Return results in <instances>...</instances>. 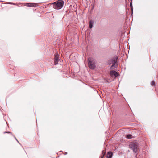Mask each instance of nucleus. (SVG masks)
<instances>
[{"instance_id":"3","label":"nucleus","mask_w":158,"mask_h":158,"mask_svg":"<svg viewBox=\"0 0 158 158\" xmlns=\"http://www.w3.org/2000/svg\"><path fill=\"white\" fill-rule=\"evenodd\" d=\"M88 63L90 69H94L95 67V63L91 58L88 59Z\"/></svg>"},{"instance_id":"11","label":"nucleus","mask_w":158,"mask_h":158,"mask_svg":"<svg viewBox=\"0 0 158 158\" xmlns=\"http://www.w3.org/2000/svg\"><path fill=\"white\" fill-rule=\"evenodd\" d=\"M25 6L30 7V3H27L25 4Z\"/></svg>"},{"instance_id":"5","label":"nucleus","mask_w":158,"mask_h":158,"mask_svg":"<svg viewBox=\"0 0 158 158\" xmlns=\"http://www.w3.org/2000/svg\"><path fill=\"white\" fill-rule=\"evenodd\" d=\"M59 57V55L58 53H56L55 54V61H54V64L55 65L57 64L58 62V59Z\"/></svg>"},{"instance_id":"12","label":"nucleus","mask_w":158,"mask_h":158,"mask_svg":"<svg viewBox=\"0 0 158 158\" xmlns=\"http://www.w3.org/2000/svg\"><path fill=\"white\" fill-rule=\"evenodd\" d=\"M6 133H10V134L11 135H13V134H12V133H11V132H10L9 131H5V132H4V134H5Z\"/></svg>"},{"instance_id":"15","label":"nucleus","mask_w":158,"mask_h":158,"mask_svg":"<svg viewBox=\"0 0 158 158\" xmlns=\"http://www.w3.org/2000/svg\"><path fill=\"white\" fill-rule=\"evenodd\" d=\"M13 136L14 137V138L15 139V140L18 142V143H19V142L18 141V140L15 137V136L14 135H13Z\"/></svg>"},{"instance_id":"8","label":"nucleus","mask_w":158,"mask_h":158,"mask_svg":"<svg viewBox=\"0 0 158 158\" xmlns=\"http://www.w3.org/2000/svg\"><path fill=\"white\" fill-rule=\"evenodd\" d=\"M113 155V153L111 152H108L107 155V158H111Z\"/></svg>"},{"instance_id":"9","label":"nucleus","mask_w":158,"mask_h":158,"mask_svg":"<svg viewBox=\"0 0 158 158\" xmlns=\"http://www.w3.org/2000/svg\"><path fill=\"white\" fill-rule=\"evenodd\" d=\"M37 6L38 4L37 3H30V7H35Z\"/></svg>"},{"instance_id":"1","label":"nucleus","mask_w":158,"mask_h":158,"mask_svg":"<svg viewBox=\"0 0 158 158\" xmlns=\"http://www.w3.org/2000/svg\"><path fill=\"white\" fill-rule=\"evenodd\" d=\"M64 2L63 1H59L57 2H55L53 3V7L54 9H59L62 8Z\"/></svg>"},{"instance_id":"2","label":"nucleus","mask_w":158,"mask_h":158,"mask_svg":"<svg viewBox=\"0 0 158 158\" xmlns=\"http://www.w3.org/2000/svg\"><path fill=\"white\" fill-rule=\"evenodd\" d=\"M130 147L134 153H136L138 152V146L135 143H131L129 145Z\"/></svg>"},{"instance_id":"13","label":"nucleus","mask_w":158,"mask_h":158,"mask_svg":"<svg viewBox=\"0 0 158 158\" xmlns=\"http://www.w3.org/2000/svg\"><path fill=\"white\" fill-rule=\"evenodd\" d=\"M105 154V153H103L102 154V155L101 157V158H103Z\"/></svg>"},{"instance_id":"14","label":"nucleus","mask_w":158,"mask_h":158,"mask_svg":"<svg viewBox=\"0 0 158 158\" xmlns=\"http://www.w3.org/2000/svg\"><path fill=\"white\" fill-rule=\"evenodd\" d=\"M155 84V82L154 81H152L151 82V85H154Z\"/></svg>"},{"instance_id":"16","label":"nucleus","mask_w":158,"mask_h":158,"mask_svg":"<svg viewBox=\"0 0 158 158\" xmlns=\"http://www.w3.org/2000/svg\"><path fill=\"white\" fill-rule=\"evenodd\" d=\"M131 12H133V8L132 7V6H131Z\"/></svg>"},{"instance_id":"20","label":"nucleus","mask_w":158,"mask_h":158,"mask_svg":"<svg viewBox=\"0 0 158 158\" xmlns=\"http://www.w3.org/2000/svg\"><path fill=\"white\" fill-rule=\"evenodd\" d=\"M135 157H137V154H136V155L135 156Z\"/></svg>"},{"instance_id":"18","label":"nucleus","mask_w":158,"mask_h":158,"mask_svg":"<svg viewBox=\"0 0 158 158\" xmlns=\"http://www.w3.org/2000/svg\"><path fill=\"white\" fill-rule=\"evenodd\" d=\"M9 4H13V5H15V4L14 3H11V2H10L9 3Z\"/></svg>"},{"instance_id":"17","label":"nucleus","mask_w":158,"mask_h":158,"mask_svg":"<svg viewBox=\"0 0 158 158\" xmlns=\"http://www.w3.org/2000/svg\"><path fill=\"white\" fill-rule=\"evenodd\" d=\"M130 6L131 7V6H132V2H131L130 3Z\"/></svg>"},{"instance_id":"7","label":"nucleus","mask_w":158,"mask_h":158,"mask_svg":"<svg viewBox=\"0 0 158 158\" xmlns=\"http://www.w3.org/2000/svg\"><path fill=\"white\" fill-rule=\"evenodd\" d=\"M94 21L93 20H90L89 24V27L91 29L93 27V24H94Z\"/></svg>"},{"instance_id":"6","label":"nucleus","mask_w":158,"mask_h":158,"mask_svg":"<svg viewBox=\"0 0 158 158\" xmlns=\"http://www.w3.org/2000/svg\"><path fill=\"white\" fill-rule=\"evenodd\" d=\"M110 74L111 76L114 75L115 77H117L118 75V73L117 72L114 71H111L110 72Z\"/></svg>"},{"instance_id":"19","label":"nucleus","mask_w":158,"mask_h":158,"mask_svg":"<svg viewBox=\"0 0 158 158\" xmlns=\"http://www.w3.org/2000/svg\"><path fill=\"white\" fill-rule=\"evenodd\" d=\"M94 5H93V7H92V9H94Z\"/></svg>"},{"instance_id":"10","label":"nucleus","mask_w":158,"mask_h":158,"mask_svg":"<svg viewBox=\"0 0 158 158\" xmlns=\"http://www.w3.org/2000/svg\"><path fill=\"white\" fill-rule=\"evenodd\" d=\"M127 139H131L132 138V135L131 134H128L127 135Z\"/></svg>"},{"instance_id":"4","label":"nucleus","mask_w":158,"mask_h":158,"mask_svg":"<svg viewBox=\"0 0 158 158\" xmlns=\"http://www.w3.org/2000/svg\"><path fill=\"white\" fill-rule=\"evenodd\" d=\"M117 57H115L111 60V63L112 64V65L111 66L110 68L111 69H114L115 64L117 62ZM109 64H111V63H110Z\"/></svg>"}]
</instances>
